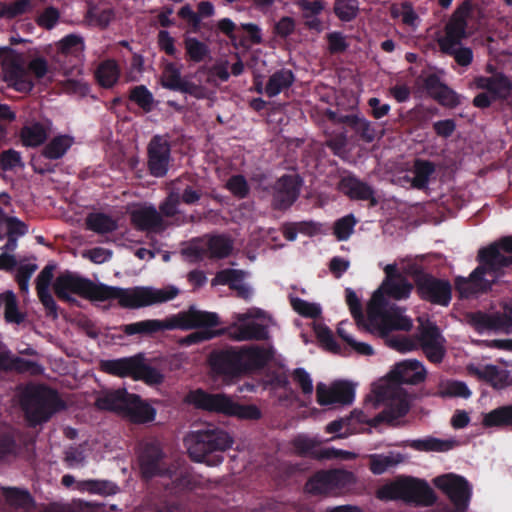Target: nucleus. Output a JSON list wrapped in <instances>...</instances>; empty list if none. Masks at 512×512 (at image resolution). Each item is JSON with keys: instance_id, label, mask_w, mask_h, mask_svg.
<instances>
[{"instance_id": "1", "label": "nucleus", "mask_w": 512, "mask_h": 512, "mask_svg": "<svg viewBox=\"0 0 512 512\" xmlns=\"http://www.w3.org/2000/svg\"><path fill=\"white\" fill-rule=\"evenodd\" d=\"M53 288L57 297L65 301H74L73 295H79L92 301H117L119 306L127 309H138L164 303L174 299L179 293V290L174 286L121 288L95 284L71 272L59 275L53 284Z\"/></svg>"}, {"instance_id": "2", "label": "nucleus", "mask_w": 512, "mask_h": 512, "mask_svg": "<svg viewBox=\"0 0 512 512\" xmlns=\"http://www.w3.org/2000/svg\"><path fill=\"white\" fill-rule=\"evenodd\" d=\"M412 289V284L404 276L383 280L368 304L367 330L379 336H386L392 330H410L412 320L400 307L390 304L389 299H407Z\"/></svg>"}, {"instance_id": "3", "label": "nucleus", "mask_w": 512, "mask_h": 512, "mask_svg": "<svg viewBox=\"0 0 512 512\" xmlns=\"http://www.w3.org/2000/svg\"><path fill=\"white\" fill-rule=\"evenodd\" d=\"M426 377L423 364L417 360H405L395 365L386 379L374 385V391L379 401L386 402V408L378 420L396 423L404 417L411 406V397L401 387L402 383L418 384Z\"/></svg>"}, {"instance_id": "4", "label": "nucleus", "mask_w": 512, "mask_h": 512, "mask_svg": "<svg viewBox=\"0 0 512 512\" xmlns=\"http://www.w3.org/2000/svg\"><path fill=\"white\" fill-rule=\"evenodd\" d=\"M480 266L468 278L457 277L455 286L461 297L486 291L501 276V269L512 264V236L479 251Z\"/></svg>"}, {"instance_id": "5", "label": "nucleus", "mask_w": 512, "mask_h": 512, "mask_svg": "<svg viewBox=\"0 0 512 512\" xmlns=\"http://www.w3.org/2000/svg\"><path fill=\"white\" fill-rule=\"evenodd\" d=\"M140 469L144 477L159 476L166 478L165 486L176 489L192 488L196 479L190 467L180 458H168L162 453L158 443H147L139 455Z\"/></svg>"}, {"instance_id": "6", "label": "nucleus", "mask_w": 512, "mask_h": 512, "mask_svg": "<svg viewBox=\"0 0 512 512\" xmlns=\"http://www.w3.org/2000/svg\"><path fill=\"white\" fill-rule=\"evenodd\" d=\"M48 73V63L42 57H35L25 63L21 54L7 47H0V79L16 91L30 92L34 83L31 74L38 80Z\"/></svg>"}, {"instance_id": "7", "label": "nucleus", "mask_w": 512, "mask_h": 512, "mask_svg": "<svg viewBox=\"0 0 512 512\" xmlns=\"http://www.w3.org/2000/svg\"><path fill=\"white\" fill-rule=\"evenodd\" d=\"M219 324V317L214 312L198 310L190 307L164 320L148 319L126 324L122 331L127 335L152 334L164 330H190L199 327H214Z\"/></svg>"}, {"instance_id": "8", "label": "nucleus", "mask_w": 512, "mask_h": 512, "mask_svg": "<svg viewBox=\"0 0 512 512\" xmlns=\"http://www.w3.org/2000/svg\"><path fill=\"white\" fill-rule=\"evenodd\" d=\"M185 444L189 456L195 462L208 466H217L223 462V451L233 444V438L225 430L213 425L192 432Z\"/></svg>"}, {"instance_id": "9", "label": "nucleus", "mask_w": 512, "mask_h": 512, "mask_svg": "<svg viewBox=\"0 0 512 512\" xmlns=\"http://www.w3.org/2000/svg\"><path fill=\"white\" fill-rule=\"evenodd\" d=\"M272 317L263 309L251 307L242 313H234L231 323L224 330L235 341H260L269 338Z\"/></svg>"}, {"instance_id": "10", "label": "nucleus", "mask_w": 512, "mask_h": 512, "mask_svg": "<svg viewBox=\"0 0 512 512\" xmlns=\"http://www.w3.org/2000/svg\"><path fill=\"white\" fill-rule=\"evenodd\" d=\"M185 401L199 409L239 419L256 420L261 417V411L256 405H240L230 396L222 393L211 394L197 389L189 392L185 397Z\"/></svg>"}, {"instance_id": "11", "label": "nucleus", "mask_w": 512, "mask_h": 512, "mask_svg": "<svg viewBox=\"0 0 512 512\" xmlns=\"http://www.w3.org/2000/svg\"><path fill=\"white\" fill-rule=\"evenodd\" d=\"M21 406L30 425L48 421L51 416L64 408L58 394L45 386L27 387L21 397Z\"/></svg>"}, {"instance_id": "12", "label": "nucleus", "mask_w": 512, "mask_h": 512, "mask_svg": "<svg viewBox=\"0 0 512 512\" xmlns=\"http://www.w3.org/2000/svg\"><path fill=\"white\" fill-rule=\"evenodd\" d=\"M377 497L382 500L401 499L426 506L435 501V495L427 482L412 477L399 478L384 485L377 491Z\"/></svg>"}, {"instance_id": "13", "label": "nucleus", "mask_w": 512, "mask_h": 512, "mask_svg": "<svg viewBox=\"0 0 512 512\" xmlns=\"http://www.w3.org/2000/svg\"><path fill=\"white\" fill-rule=\"evenodd\" d=\"M466 37V21L460 15H454L446 24L444 35L438 37L440 50L454 57L461 66H469L473 60V52L470 48L461 45Z\"/></svg>"}, {"instance_id": "14", "label": "nucleus", "mask_w": 512, "mask_h": 512, "mask_svg": "<svg viewBox=\"0 0 512 512\" xmlns=\"http://www.w3.org/2000/svg\"><path fill=\"white\" fill-rule=\"evenodd\" d=\"M232 249L233 241L227 235H205L199 239L193 240L190 245L183 250V254L191 261L204 258L221 259L229 256Z\"/></svg>"}, {"instance_id": "15", "label": "nucleus", "mask_w": 512, "mask_h": 512, "mask_svg": "<svg viewBox=\"0 0 512 512\" xmlns=\"http://www.w3.org/2000/svg\"><path fill=\"white\" fill-rule=\"evenodd\" d=\"M468 324L480 334L512 333V307L505 305L503 312H474L467 316Z\"/></svg>"}, {"instance_id": "16", "label": "nucleus", "mask_w": 512, "mask_h": 512, "mask_svg": "<svg viewBox=\"0 0 512 512\" xmlns=\"http://www.w3.org/2000/svg\"><path fill=\"white\" fill-rule=\"evenodd\" d=\"M354 481L352 473L344 470L322 471L315 474L307 483L306 491L312 494H327L340 491Z\"/></svg>"}, {"instance_id": "17", "label": "nucleus", "mask_w": 512, "mask_h": 512, "mask_svg": "<svg viewBox=\"0 0 512 512\" xmlns=\"http://www.w3.org/2000/svg\"><path fill=\"white\" fill-rule=\"evenodd\" d=\"M434 484L449 497L457 511L463 512L468 508L471 486L465 478L455 474H446L436 477Z\"/></svg>"}, {"instance_id": "18", "label": "nucleus", "mask_w": 512, "mask_h": 512, "mask_svg": "<svg viewBox=\"0 0 512 512\" xmlns=\"http://www.w3.org/2000/svg\"><path fill=\"white\" fill-rule=\"evenodd\" d=\"M316 397L321 406L349 405L354 401L355 387L344 380H337L330 384L320 382L316 386Z\"/></svg>"}, {"instance_id": "19", "label": "nucleus", "mask_w": 512, "mask_h": 512, "mask_svg": "<svg viewBox=\"0 0 512 512\" xmlns=\"http://www.w3.org/2000/svg\"><path fill=\"white\" fill-rule=\"evenodd\" d=\"M416 288L423 300L433 304L448 306L451 301L452 287L447 280L424 274L417 278Z\"/></svg>"}, {"instance_id": "20", "label": "nucleus", "mask_w": 512, "mask_h": 512, "mask_svg": "<svg viewBox=\"0 0 512 512\" xmlns=\"http://www.w3.org/2000/svg\"><path fill=\"white\" fill-rule=\"evenodd\" d=\"M302 180L296 173L283 175L273 187V205L279 209L291 206L297 199Z\"/></svg>"}, {"instance_id": "21", "label": "nucleus", "mask_w": 512, "mask_h": 512, "mask_svg": "<svg viewBox=\"0 0 512 512\" xmlns=\"http://www.w3.org/2000/svg\"><path fill=\"white\" fill-rule=\"evenodd\" d=\"M420 344L426 357L431 362L439 363L442 361L445 355V339L435 325L427 323L422 326Z\"/></svg>"}, {"instance_id": "22", "label": "nucleus", "mask_w": 512, "mask_h": 512, "mask_svg": "<svg viewBox=\"0 0 512 512\" xmlns=\"http://www.w3.org/2000/svg\"><path fill=\"white\" fill-rule=\"evenodd\" d=\"M132 223L140 230L160 232L165 229L161 214L153 205L138 204L130 209Z\"/></svg>"}, {"instance_id": "23", "label": "nucleus", "mask_w": 512, "mask_h": 512, "mask_svg": "<svg viewBox=\"0 0 512 512\" xmlns=\"http://www.w3.org/2000/svg\"><path fill=\"white\" fill-rule=\"evenodd\" d=\"M211 367L219 375L234 377L244 372L239 349H228L211 356Z\"/></svg>"}, {"instance_id": "24", "label": "nucleus", "mask_w": 512, "mask_h": 512, "mask_svg": "<svg viewBox=\"0 0 512 512\" xmlns=\"http://www.w3.org/2000/svg\"><path fill=\"white\" fill-rule=\"evenodd\" d=\"M148 154V165L151 174L155 177L166 175L170 160V147L167 141L155 136L149 144Z\"/></svg>"}, {"instance_id": "25", "label": "nucleus", "mask_w": 512, "mask_h": 512, "mask_svg": "<svg viewBox=\"0 0 512 512\" xmlns=\"http://www.w3.org/2000/svg\"><path fill=\"white\" fill-rule=\"evenodd\" d=\"M472 86L476 89L486 90L494 99H506L512 91V79L503 73L491 76H477Z\"/></svg>"}, {"instance_id": "26", "label": "nucleus", "mask_w": 512, "mask_h": 512, "mask_svg": "<svg viewBox=\"0 0 512 512\" xmlns=\"http://www.w3.org/2000/svg\"><path fill=\"white\" fill-rule=\"evenodd\" d=\"M122 414L134 423H146L154 420L156 411L151 405L142 401L139 396L129 394Z\"/></svg>"}, {"instance_id": "27", "label": "nucleus", "mask_w": 512, "mask_h": 512, "mask_svg": "<svg viewBox=\"0 0 512 512\" xmlns=\"http://www.w3.org/2000/svg\"><path fill=\"white\" fill-rule=\"evenodd\" d=\"M245 274L240 270L226 269L217 273L213 283L221 285H229L236 290L238 296L248 300L252 297L251 287L244 281Z\"/></svg>"}, {"instance_id": "28", "label": "nucleus", "mask_w": 512, "mask_h": 512, "mask_svg": "<svg viewBox=\"0 0 512 512\" xmlns=\"http://www.w3.org/2000/svg\"><path fill=\"white\" fill-rule=\"evenodd\" d=\"M51 129V123L49 121L27 122L20 131V138L22 144L26 147H38L43 144Z\"/></svg>"}, {"instance_id": "29", "label": "nucleus", "mask_w": 512, "mask_h": 512, "mask_svg": "<svg viewBox=\"0 0 512 512\" xmlns=\"http://www.w3.org/2000/svg\"><path fill=\"white\" fill-rule=\"evenodd\" d=\"M239 351L244 371L265 366L274 355V350L270 346H251L239 349Z\"/></svg>"}, {"instance_id": "30", "label": "nucleus", "mask_w": 512, "mask_h": 512, "mask_svg": "<svg viewBox=\"0 0 512 512\" xmlns=\"http://www.w3.org/2000/svg\"><path fill=\"white\" fill-rule=\"evenodd\" d=\"M434 173L435 165L432 162L418 159L414 162L412 169L403 177V182L416 189H425Z\"/></svg>"}, {"instance_id": "31", "label": "nucleus", "mask_w": 512, "mask_h": 512, "mask_svg": "<svg viewBox=\"0 0 512 512\" xmlns=\"http://www.w3.org/2000/svg\"><path fill=\"white\" fill-rule=\"evenodd\" d=\"M56 61L59 63H70L73 58H80L84 51V42L80 36L68 35L57 44Z\"/></svg>"}, {"instance_id": "32", "label": "nucleus", "mask_w": 512, "mask_h": 512, "mask_svg": "<svg viewBox=\"0 0 512 512\" xmlns=\"http://www.w3.org/2000/svg\"><path fill=\"white\" fill-rule=\"evenodd\" d=\"M339 189L351 199L370 200L372 204L376 203L372 188L354 176L343 177Z\"/></svg>"}, {"instance_id": "33", "label": "nucleus", "mask_w": 512, "mask_h": 512, "mask_svg": "<svg viewBox=\"0 0 512 512\" xmlns=\"http://www.w3.org/2000/svg\"><path fill=\"white\" fill-rule=\"evenodd\" d=\"M380 404H383L384 406H386L385 401H379L377 399L376 393L373 390V396H369L365 401L364 410L355 409L350 413V416L347 417V419H349L350 426L353 423L370 424V425H377L378 423H381V422L388 423V421L384 420V419L378 420L379 416L383 413V411L381 413H379L378 415H376L374 418H371L370 410L378 408V406ZM385 408L386 407H384V409ZM398 422H399V420L396 423H392V424L394 425V424H397ZM389 424H391V423L389 422Z\"/></svg>"}, {"instance_id": "34", "label": "nucleus", "mask_w": 512, "mask_h": 512, "mask_svg": "<svg viewBox=\"0 0 512 512\" xmlns=\"http://www.w3.org/2000/svg\"><path fill=\"white\" fill-rule=\"evenodd\" d=\"M139 362L140 358L137 356L106 360L101 363V368L109 374L119 377H131L135 380Z\"/></svg>"}, {"instance_id": "35", "label": "nucleus", "mask_w": 512, "mask_h": 512, "mask_svg": "<svg viewBox=\"0 0 512 512\" xmlns=\"http://www.w3.org/2000/svg\"><path fill=\"white\" fill-rule=\"evenodd\" d=\"M53 265H47L37 276L36 289L38 297L44 307L51 313L56 315V303L49 292V286L53 278Z\"/></svg>"}, {"instance_id": "36", "label": "nucleus", "mask_w": 512, "mask_h": 512, "mask_svg": "<svg viewBox=\"0 0 512 512\" xmlns=\"http://www.w3.org/2000/svg\"><path fill=\"white\" fill-rule=\"evenodd\" d=\"M129 393L124 389L103 391L98 394L95 405L101 410L116 411L122 414Z\"/></svg>"}, {"instance_id": "37", "label": "nucleus", "mask_w": 512, "mask_h": 512, "mask_svg": "<svg viewBox=\"0 0 512 512\" xmlns=\"http://www.w3.org/2000/svg\"><path fill=\"white\" fill-rule=\"evenodd\" d=\"M85 224L97 234H107L118 228V218L104 212H92L87 215Z\"/></svg>"}, {"instance_id": "38", "label": "nucleus", "mask_w": 512, "mask_h": 512, "mask_svg": "<svg viewBox=\"0 0 512 512\" xmlns=\"http://www.w3.org/2000/svg\"><path fill=\"white\" fill-rule=\"evenodd\" d=\"M295 77L291 70L281 69L273 73L264 87V93L268 97H275L288 89L294 82Z\"/></svg>"}, {"instance_id": "39", "label": "nucleus", "mask_w": 512, "mask_h": 512, "mask_svg": "<svg viewBox=\"0 0 512 512\" xmlns=\"http://www.w3.org/2000/svg\"><path fill=\"white\" fill-rule=\"evenodd\" d=\"M426 87L431 96L444 106L454 107L460 103L457 93L435 78H429Z\"/></svg>"}, {"instance_id": "40", "label": "nucleus", "mask_w": 512, "mask_h": 512, "mask_svg": "<svg viewBox=\"0 0 512 512\" xmlns=\"http://www.w3.org/2000/svg\"><path fill=\"white\" fill-rule=\"evenodd\" d=\"M74 144V138L62 134L52 138L43 148L42 155L50 160L62 158Z\"/></svg>"}, {"instance_id": "41", "label": "nucleus", "mask_w": 512, "mask_h": 512, "mask_svg": "<svg viewBox=\"0 0 512 512\" xmlns=\"http://www.w3.org/2000/svg\"><path fill=\"white\" fill-rule=\"evenodd\" d=\"M482 425L486 428L512 427V404L497 407L483 414Z\"/></svg>"}, {"instance_id": "42", "label": "nucleus", "mask_w": 512, "mask_h": 512, "mask_svg": "<svg viewBox=\"0 0 512 512\" xmlns=\"http://www.w3.org/2000/svg\"><path fill=\"white\" fill-rule=\"evenodd\" d=\"M404 459V456L399 452H389L388 454H372L369 456L370 470L372 473L380 475L402 463Z\"/></svg>"}, {"instance_id": "43", "label": "nucleus", "mask_w": 512, "mask_h": 512, "mask_svg": "<svg viewBox=\"0 0 512 512\" xmlns=\"http://www.w3.org/2000/svg\"><path fill=\"white\" fill-rule=\"evenodd\" d=\"M0 310L3 311L5 320L10 323L20 324L25 318L18 309L15 294L11 291L0 294Z\"/></svg>"}, {"instance_id": "44", "label": "nucleus", "mask_w": 512, "mask_h": 512, "mask_svg": "<svg viewBox=\"0 0 512 512\" xmlns=\"http://www.w3.org/2000/svg\"><path fill=\"white\" fill-rule=\"evenodd\" d=\"M457 442L452 439L443 440L434 437L416 439L411 441L410 447L424 452H446L451 450Z\"/></svg>"}, {"instance_id": "45", "label": "nucleus", "mask_w": 512, "mask_h": 512, "mask_svg": "<svg viewBox=\"0 0 512 512\" xmlns=\"http://www.w3.org/2000/svg\"><path fill=\"white\" fill-rule=\"evenodd\" d=\"M95 76L102 87L110 88L117 82L120 69L115 61L105 60L99 64Z\"/></svg>"}, {"instance_id": "46", "label": "nucleus", "mask_w": 512, "mask_h": 512, "mask_svg": "<svg viewBox=\"0 0 512 512\" xmlns=\"http://www.w3.org/2000/svg\"><path fill=\"white\" fill-rule=\"evenodd\" d=\"M76 489L100 495H112L118 491L115 483L107 480H84L76 483Z\"/></svg>"}, {"instance_id": "47", "label": "nucleus", "mask_w": 512, "mask_h": 512, "mask_svg": "<svg viewBox=\"0 0 512 512\" xmlns=\"http://www.w3.org/2000/svg\"><path fill=\"white\" fill-rule=\"evenodd\" d=\"M350 328H352L351 323L342 321L338 325L337 333L358 354L372 355L374 353L373 348L365 342L356 341L350 334Z\"/></svg>"}, {"instance_id": "48", "label": "nucleus", "mask_w": 512, "mask_h": 512, "mask_svg": "<svg viewBox=\"0 0 512 512\" xmlns=\"http://www.w3.org/2000/svg\"><path fill=\"white\" fill-rule=\"evenodd\" d=\"M322 441L317 437H310L307 435H299L294 440L295 449L305 455H311L316 458H320L321 450L325 448H321Z\"/></svg>"}, {"instance_id": "49", "label": "nucleus", "mask_w": 512, "mask_h": 512, "mask_svg": "<svg viewBox=\"0 0 512 512\" xmlns=\"http://www.w3.org/2000/svg\"><path fill=\"white\" fill-rule=\"evenodd\" d=\"M3 495L11 506L22 508L25 511H30L33 507L32 499L26 491L15 488H4Z\"/></svg>"}, {"instance_id": "50", "label": "nucleus", "mask_w": 512, "mask_h": 512, "mask_svg": "<svg viewBox=\"0 0 512 512\" xmlns=\"http://www.w3.org/2000/svg\"><path fill=\"white\" fill-rule=\"evenodd\" d=\"M359 11V3L357 0H336L334 12L337 17L345 22L353 20Z\"/></svg>"}, {"instance_id": "51", "label": "nucleus", "mask_w": 512, "mask_h": 512, "mask_svg": "<svg viewBox=\"0 0 512 512\" xmlns=\"http://www.w3.org/2000/svg\"><path fill=\"white\" fill-rule=\"evenodd\" d=\"M0 224L5 225L8 236L16 238L24 236L28 232L27 225L16 217H10L0 208Z\"/></svg>"}, {"instance_id": "52", "label": "nucleus", "mask_w": 512, "mask_h": 512, "mask_svg": "<svg viewBox=\"0 0 512 512\" xmlns=\"http://www.w3.org/2000/svg\"><path fill=\"white\" fill-rule=\"evenodd\" d=\"M184 44L189 58L194 62L203 61L209 54L208 46L196 38H186Z\"/></svg>"}, {"instance_id": "53", "label": "nucleus", "mask_w": 512, "mask_h": 512, "mask_svg": "<svg viewBox=\"0 0 512 512\" xmlns=\"http://www.w3.org/2000/svg\"><path fill=\"white\" fill-rule=\"evenodd\" d=\"M293 309L301 316L308 318H317L321 315V306L317 303H311L298 297L290 299Z\"/></svg>"}, {"instance_id": "54", "label": "nucleus", "mask_w": 512, "mask_h": 512, "mask_svg": "<svg viewBox=\"0 0 512 512\" xmlns=\"http://www.w3.org/2000/svg\"><path fill=\"white\" fill-rule=\"evenodd\" d=\"M183 80L180 69L176 65L167 64L165 66L161 77L162 85L165 88L178 91Z\"/></svg>"}, {"instance_id": "55", "label": "nucleus", "mask_w": 512, "mask_h": 512, "mask_svg": "<svg viewBox=\"0 0 512 512\" xmlns=\"http://www.w3.org/2000/svg\"><path fill=\"white\" fill-rule=\"evenodd\" d=\"M0 167L4 171H17L19 169H23L24 162L22 160L21 153L14 149L3 151L0 154Z\"/></svg>"}, {"instance_id": "56", "label": "nucleus", "mask_w": 512, "mask_h": 512, "mask_svg": "<svg viewBox=\"0 0 512 512\" xmlns=\"http://www.w3.org/2000/svg\"><path fill=\"white\" fill-rule=\"evenodd\" d=\"M483 381L488 382L496 389H502L507 385L508 375L506 371L495 365L487 364Z\"/></svg>"}, {"instance_id": "57", "label": "nucleus", "mask_w": 512, "mask_h": 512, "mask_svg": "<svg viewBox=\"0 0 512 512\" xmlns=\"http://www.w3.org/2000/svg\"><path fill=\"white\" fill-rule=\"evenodd\" d=\"M130 100L145 111H150L153 105L152 93L143 85L134 87L130 92Z\"/></svg>"}, {"instance_id": "58", "label": "nucleus", "mask_w": 512, "mask_h": 512, "mask_svg": "<svg viewBox=\"0 0 512 512\" xmlns=\"http://www.w3.org/2000/svg\"><path fill=\"white\" fill-rule=\"evenodd\" d=\"M135 380H143L149 385H155L163 381V375L157 369L144 364L140 359Z\"/></svg>"}, {"instance_id": "59", "label": "nucleus", "mask_w": 512, "mask_h": 512, "mask_svg": "<svg viewBox=\"0 0 512 512\" xmlns=\"http://www.w3.org/2000/svg\"><path fill=\"white\" fill-rule=\"evenodd\" d=\"M346 302L350 308L352 316L357 322V325L363 326L367 330L366 324L368 323V319L366 321L364 320L361 303L356 293L350 288L346 289Z\"/></svg>"}, {"instance_id": "60", "label": "nucleus", "mask_w": 512, "mask_h": 512, "mask_svg": "<svg viewBox=\"0 0 512 512\" xmlns=\"http://www.w3.org/2000/svg\"><path fill=\"white\" fill-rule=\"evenodd\" d=\"M356 225V219L353 215H346L336 221L334 225V234L338 240H347L352 234Z\"/></svg>"}, {"instance_id": "61", "label": "nucleus", "mask_w": 512, "mask_h": 512, "mask_svg": "<svg viewBox=\"0 0 512 512\" xmlns=\"http://www.w3.org/2000/svg\"><path fill=\"white\" fill-rule=\"evenodd\" d=\"M293 381L300 387L302 393L311 396L313 393V381L310 374L303 368H297L292 374Z\"/></svg>"}, {"instance_id": "62", "label": "nucleus", "mask_w": 512, "mask_h": 512, "mask_svg": "<svg viewBox=\"0 0 512 512\" xmlns=\"http://www.w3.org/2000/svg\"><path fill=\"white\" fill-rule=\"evenodd\" d=\"M37 270V265L34 263H27L21 265L16 273V280L19 285L20 290L23 293H28L29 291V280L33 273Z\"/></svg>"}, {"instance_id": "63", "label": "nucleus", "mask_w": 512, "mask_h": 512, "mask_svg": "<svg viewBox=\"0 0 512 512\" xmlns=\"http://www.w3.org/2000/svg\"><path fill=\"white\" fill-rule=\"evenodd\" d=\"M226 187L228 190L238 198H244L248 195L249 187L246 179L241 175L231 177Z\"/></svg>"}, {"instance_id": "64", "label": "nucleus", "mask_w": 512, "mask_h": 512, "mask_svg": "<svg viewBox=\"0 0 512 512\" xmlns=\"http://www.w3.org/2000/svg\"><path fill=\"white\" fill-rule=\"evenodd\" d=\"M30 9L31 3L29 0H15L14 2L3 7L1 14L9 18H14L26 13Z\"/></svg>"}]
</instances>
